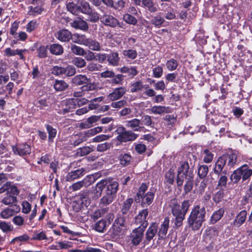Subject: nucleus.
I'll use <instances>...</instances> for the list:
<instances>
[{"mask_svg":"<svg viewBox=\"0 0 252 252\" xmlns=\"http://www.w3.org/2000/svg\"><path fill=\"white\" fill-rule=\"evenodd\" d=\"M193 158L194 160V162H195L196 157L193 156ZM194 166V163L191 161L189 164L187 161L180 162L177 172V183L178 186H182L184 179H187V177L192 178Z\"/></svg>","mask_w":252,"mask_h":252,"instance_id":"1","label":"nucleus"},{"mask_svg":"<svg viewBox=\"0 0 252 252\" xmlns=\"http://www.w3.org/2000/svg\"><path fill=\"white\" fill-rule=\"evenodd\" d=\"M205 210L204 207L196 206L192 210L189 218V223L193 230H198L205 220Z\"/></svg>","mask_w":252,"mask_h":252,"instance_id":"2","label":"nucleus"},{"mask_svg":"<svg viewBox=\"0 0 252 252\" xmlns=\"http://www.w3.org/2000/svg\"><path fill=\"white\" fill-rule=\"evenodd\" d=\"M190 204L189 200H185L180 206L177 199H173L171 200L170 206L171 208L172 214L174 216L186 215L187 213Z\"/></svg>","mask_w":252,"mask_h":252,"instance_id":"3","label":"nucleus"},{"mask_svg":"<svg viewBox=\"0 0 252 252\" xmlns=\"http://www.w3.org/2000/svg\"><path fill=\"white\" fill-rule=\"evenodd\" d=\"M118 134L117 139L121 142H127L135 140L138 135L131 130H127L124 127L117 128L116 131Z\"/></svg>","mask_w":252,"mask_h":252,"instance_id":"4","label":"nucleus"},{"mask_svg":"<svg viewBox=\"0 0 252 252\" xmlns=\"http://www.w3.org/2000/svg\"><path fill=\"white\" fill-rule=\"evenodd\" d=\"M228 168V167H226L225 160H224L223 158L220 156L217 159L215 162L213 168V171L215 174L218 176L220 174L226 175Z\"/></svg>","mask_w":252,"mask_h":252,"instance_id":"5","label":"nucleus"},{"mask_svg":"<svg viewBox=\"0 0 252 252\" xmlns=\"http://www.w3.org/2000/svg\"><path fill=\"white\" fill-rule=\"evenodd\" d=\"M12 150L14 154L20 156L29 155L32 151L31 146L26 143L13 146Z\"/></svg>","mask_w":252,"mask_h":252,"instance_id":"6","label":"nucleus"},{"mask_svg":"<svg viewBox=\"0 0 252 252\" xmlns=\"http://www.w3.org/2000/svg\"><path fill=\"white\" fill-rule=\"evenodd\" d=\"M146 190H139L137 193V200L139 202L141 201L143 204L149 205L152 203L154 199V193L151 191H148L145 193Z\"/></svg>","mask_w":252,"mask_h":252,"instance_id":"7","label":"nucleus"},{"mask_svg":"<svg viewBox=\"0 0 252 252\" xmlns=\"http://www.w3.org/2000/svg\"><path fill=\"white\" fill-rule=\"evenodd\" d=\"M148 215V211L147 209H143L140 211L135 217V223L137 225H139L138 227L145 229L148 225V222L146 220Z\"/></svg>","mask_w":252,"mask_h":252,"instance_id":"8","label":"nucleus"},{"mask_svg":"<svg viewBox=\"0 0 252 252\" xmlns=\"http://www.w3.org/2000/svg\"><path fill=\"white\" fill-rule=\"evenodd\" d=\"M20 209V206L16 204L11 205L2 210L0 213V216L3 219H8L19 213Z\"/></svg>","mask_w":252,"mask_h":252,"instance_id":"9","label":"nucleus"},{"mask_svg":"<svg viewBox=\"0 0 252 252\" xmlns=\"http://www.w3.org/2000/svg\"><path fill=\"white\" fill-rule=\"evenodd\" d=\"M145 229L137 227L133 230L131 234V243L133 245L137 246L141 242Z\"/></svg>","mask_w":252,"mask_h":252,"instance_id":"10","label":"nucleus"},{"mask_svg":"<svg viewBox=\"0 0 252 252\" xmlns=\"http://www.w3.org/2000/svg\"><path fill=\"white\" fill-rule=\"evenodd\" d=\"M96 189H118V183L113 180H102L96 184Z\"/></svg>","mask_w":252,"mask_h":252,"instance_id":"11","label":"nucleus"},{"mask_svg":"<svg viewBox=\"0 0 252 252\" xmlns=\"http://www.w3.org/2000/svg\"><path fill=\"white\" fill-rule=\"evenodd\" d=\"M100 21L104 25L115 28L119 24L118 20L113 16L104 14L100 17Z\"/></svg>","mask_w":252,"mask_h":252,"instance_id":"12","label":"nucleus"},{"mask_svg":"<svg viewBox=\"0 0 252 252\" xmlns=\"http://www.w3.org/2000/svg\"><path fill=\"white\" fill-rule=\"evenodd\" d=\"M221 157L225 160L226 167L231 169L233 167L237 161V154L236 152H232L230 154L223 155Z\"/></svg>","mask_w":252,"mask_h":252,"instance_id":"13","label":"nucleus"},{"mask_svg":"<svg viewBox=\"0 0 252 252\" xmlns=\"http://www.w3.org/2000/svg\"><path fill=\"white\" fill-rule=\"evenodd\" d=\"M126 89L125 87L115 88L113 91L108 95V98L111 101H115L122 98L126 93Z\"/></svg>","mask_w":252,"mask_h":252,"instance_id":"14","label":"nucleus"},{"mask_svg":"<svg viewBox=\"0 0 252 252\" xmlns=\"http://www.w3.org/2000/svg\"><path fill=\"white\" fill-rule=\"evenodd\" d=\"M158 231V225L156 223H153L148 228L145 234V239L144 241L145 245H148L150 242L153 239Z\"/></svg>","mask_w":252,"mask_h":252,"instance_id":"15","label":"nucleus"},{"mask_svg":"<svg viewBox=\"0 0 252 252\" xmlns=\"http://www.w3.org/2000/svg\"><path fill=\"white\" fill-rule=\"evenodd\" d=\"M72 36L71 32L66 29L59 30L55 34V37L61 42H68Z\"/></svg>","mask_w":252,"mask_h":252,"instance_id":"16","label":"nucleus"},{"mask_svg":"<svg viewBox=\"0 0 252 252\" xmlns=\"http://www.w3.org/2000/svg\"><path fill=\"white\" fill-rule=\"evenodd\" d=\"M126 126L135 131H141L144 128L143 126H141V120L136 118L126 121Z\"/></svg>","mask_w":252,"mask_h":252,"instance_id":"17","label":"nucleus"},{"mask_svg":"<svg viewBox=\"0 0 252 252\" xmlns=\"http://www.w3.org/2000/svg\"><path fill=\"white\" fill-rule=\"evenodd\" d=\"M150 113L155 115H161L163 113H169L171 112V108L169 107L161 105H155L149 109Z\"/></svg>","mask_w":252,"mask_h":252,"instance_id":"18","label":"nucleus"},{"mask_svg":"<svg viewBox=\"0 0 252 252\" xmlns=\"http://www.w3.org/2000/svg\"><path fill=\"white\" fill-rule=\"evenodd\" d=\"M169 219L166 217L162 222L158 232V239H165L166 236L167 230L169 228Z\"/></svg>","mask_w":252,"mask_h":252,"instance_id":"19","label":"nucleus"},{"mask_svg":"<svg viewBox=\"0 0 252 252\" xmlns=\"http://www.w3.org/2000/svg\"><path fill=\"white\" fill-rule=\"evenodd\" d=\"M117 190H105L104 195L101 199L103 204L108 205L112 202L116 196Z\"/></svg>","mask_w":252,"mask_h":252,"instance_id":"20","label":"nucleus"},{"mask_svg":"<svg viewBox=\"0 0 252 252\" xmlns=\"http://www.w3.org/2000/svg\"><path fill=\"white\" fill-rule=\"evenodd\" d=\"M85 173V169L83 168L72 171L68 173L66 179L68 181H73L83 176Z\"/></svg>","mask_w":252,"mask_h":252,"instance_id":"21","label":"nucleus"},{"mask_svg":"<svg viewBox=\"0 0 252 252\" xmlns=\"http://www.w3.org/2000/svg\"><path fill=\"white\" fill-rule=\"evenodd\" d=\"M129 87L130 92L135 93L142 92L148 87V85H144L141 81H138L131 83Z\"/></svg>","mask_w":252,"mask_h":252,"instance_id":"22","label":"nucleus"},{"mask_svg":"<svg viewBox=\"0 0 252 252\" xmlns=\"http://www.w3.org/2000/svg\"><path fill=\"white\" fill-rule=\"evenodd\" d=\"M70 25L75 29H80L83 31H86L89 28L87 23L80 18L75 19L71 22Z\"/></svg>","mask_w":252,"mask_h":252,"instance_id":"23","label":"nucleus"},{"mask_svg":"<svg viewBox=\"0 0 252 252\" xmlns=\"http://www.w3.org/2000/svg\"><path fill=\"white\" fill-rule=\"evenodd\" d=\"M238 169H239V172L243 181L248 179L252 175V169L250 168L246 164L239 167Z\"/></svg>","mask_w":252,"mask_h":252,"instance_id":"24","label":"nucleus"},{"mask_svg":"<svg viewBox=\"0 0 252 252\" xmlns=\"http://www.w3.org/2000/svg\"><path fill=\"white\" fill-rule=\"evenodd\" d=\"M107 61L109 64L114 66H118L120 61L118 53L114 52L107 55Z\"/></svg>","mask_w":252,"mask_h":252,"instance_id":"25","label":"nucleus"},{"mask_svg":"<svg viewBox=\"0 0 252 252\" xmlns=\"http://www.w3.org/2000/svg\"><path fill=\"white\" fill-rule=\"evenodd\" d=\"M91 81L90 78H88L86 76L79 74L74 76L72 79V83L75 85H82L86 84Z\"/></svg>","mask_w":252,"mask_h":252,"instance_id":"26","label":"nucleus"},{"mask_svg":"<svg viewBox=\"0 0 252 252\" xmlns=\"http://www.w3.org/2000/svg\"><path fill=\"white\" fill-rule=\"evenodd\" d=\"M18 193V190H14V192L13 193L8 192L6 196L2 200V202L5 205H9L16 202L17 200L15 195H17Z\"/></svg>","mask_w":252,"mask_h":252,"instance_id":"27","label":"nucleus"},{"mask_svg":"<svg viewBox=\"0 0 252 252\" xmlns=\"http://www.w3.org/2000/svg\"><path fill=\"white\" fill-rule=\"evenodd\" d=\"M164 5L168 6L164 10H163V12L162 13V15L163 16L164 18L168 20L176 19L175 10L170 5H168L167 4H164Z\"/></svg>","mask_w":252,"mask_h":252,"instance_id":"28","label":"nucleus"},{"mask_svg":"<svg viewBox=\"0 0 252 252\" xmlns=\"http://www.w3.org/2000/svg\"><path fill=\"white\" fill-rule=\"evenodd\" d=\"M86 47L91 51H100L102 50V46L96 39L90 38Z\"/></svg>","mask_w":252,"mask_h":252,"instance_id":"29","label":"nucleus"},{"mask_svg":"<svg viewBox=\"0 0 252 252\" xmlns=\"http://www.w3.org/2000/svg\"><path fill=\"white\" fill-rule=\"evenodd\" d=\"M142 6L151 13H155L158 11V7L153 0H142Z\"/></svg>","mask_w":252,"mask_h":252,"instance_id":"30","label":"nucleus"},{"mask_svg":"<svg viewBox=\"0 0 252 252\" xmlns=\"http://www.w3.org/2000/svg\"><path fill=\"white\" fill-rule=\"evenodd\" d=\"M88 177L84 178L82 181L77 182L72 185V189H80L81 188H87L92 184Z\"/></svg>","mask_w":252,"mask_h":252,"instance_id":"31","label":"nucleus"},{"mask_svg":"<svg viewBox=\"0 0 252 252\" xmlns=\"http://www.w3.org/2000/svg\"><path fill=\"white\" fill-rule=\"evenodd\" d=\"M208 179H197L195 183V188L199 189H204L206 188L210 189L211 188Z\"/></svg>","mask_w":252,"mask_h":252,"instance_id":"32","label":"nucleus"},{"mask_svg":"<svg viewBox=\"0 0 252 252\" xmlns=\"http://www.w3.org/2000/svg\"><path fill=\"white\" fill-rule=\"evenodd\" d=\"M165 21V19L162 16V12H159L153 16L151 21V23L158 28L160 27Z\"/></svg>","mask_w":252,"mask_h":252,"instance_id":"33","label":"nucleus"},{"mask_svg":"<svg viewBox=\"0 0 252 252\" xmlns=\"http://www.w3.org/2000/svg\"><path fill=\"white\" fill-rule=\"evenodd\" d=\"M76 108L75 104L73 102V99H70L66 101V106L65 108L58 112L60 114H65L66 113L73 112Z\"/></svg>","mask_w":252,"mask_h":252,"instance_id":"34","label":"nucleus"},{"mask_svg":"<svg viewBox=\"0 0 252 252\" xmlns=\"http://www.w3.org/2000/svg\"><path fill=\"white\" fill-rule=\"evenodd\" d=\"M246 216V211L243 210L241 211L236 216L234 221V224L237 227H239L245 221Z\"/></svg>","mask_w":252,"mask_h":252,"instance_id":"35","label":"nucleus"},{"mask_svg":"<svg viewBox=\"0 0 252 252\" xmlns=\"http://www.w3.org/2000/svg\"><path fill=\"white\" fill-rule=\"evenodd\" d=\"M49 50L51 54L55 55H60L63 53V46L59 44H52L50 45Z\"/></svg>","mask_w":252,"mask_h":252,"instance_id":"36","label":"nucleus"},{"mask_svg":"<svg viewBox=\"0 0 252 252\" xmlns=\"http://www.w3.org/2000/svg\"><path fill=\"white\" fill-rule=\"evenodd\" d=\"M76 201L78 204H81L86 207L88 206L90 203V200L88 196V194L86 193H82L76 197Z\"/></svg>","mask_w":252,"mask_h":252,"instance_id":"37","label":"nucleus"},{"mask_svg":"<svg viewBox=\"0 0 252 252\" xmlns=\"http://www.w3.org/2000/svg\"><path fill=\"white\" fill-rule=\"evenodd\" d=\"M89 38L84 34H74V40H73V42L86 46Z\"/></svg>","mask_w":252,"mask_h":252,"instance_id":"38","label":"nucleus"},{"mask_svg":"<svg viewBox=\"0 0 252 252\" xmlns=\"http://www.w3.org/2000/svg\"><path fill=\"white\" fill-rule=\"evenodd\" d=\"M73 139L71 141V144L74 146H78L82 142L87 140L86 134L83 133H80L73 138Z\"/></svg>","mask_w":252,"mask_h":252,"instance_id":"39","label":"nucleus"},{"mask_svg":"<svg viewBox=\"0 0 252 252\" xmlns=\"http://www.w3.org/2000/svg\"><path fill=\"white\" fill-rule=\"evenodd\" d=\"M224 210L223 208H220L218 210L214 212L211 217V222L214 224L222 217Z\"/></svg>","mask_w":252,"mask_h":252,"instance_id":"40","label":"nucleus"},{"mask_svg":"<svg viewBox=\"0 0 252 252\" xmlns=\"http://www.w3.org/2000/svg\"><path fill=\"white\" fill-rule=\"evenodd\" d=\"M120 164L123 166H126L130 164L132 160L131 156L128 154H122L119 156Z\"/></svg>","mask_w":252,"mask_h":252,"instance_id":"41","label":"nucleus"},{"mask_svg":"<svg viewBox=\"0 0 252 252\" xmlns=\"http://www.w3.org/2000/svg\"><path fill=\"white\" fill-rule=\"evenodd\" d=\"M120 71L122 73H127L129 76H131L132 77L136 76L138 73L135 66H123L121 68Z\"/></svg>","mask_w":252,"mask_h":252,"instance_id":"42","label":"nucleus"},{"mask_svg":"<svg viewBox=\"0 0 252 252\" xmlns=\"http://www.w3.org/2000/svg\"><path fill=\"white\" fill-rule=\"evenodd\" d=\"M68 87V85L63 80H56L54 84V89L58 92L63 91Z\"/></svg>","mask_w":252,"mask_h":252,"instance_id":"43","label":"nucleus"},{"mask_svg":"<svg viewBox=\"0 0 252 252\" xmlns=\"http://www.w3.org/2000/svg\"><path fill=\"white\" fill-rule=\"evenodd\" d=\"M94 151V146H84L77 149V155L78 156L83 157L89 154Z\"/></svg>","mask_w":252,"mask_h":252,"instance_id":"44","label":"nucleus"},{"mask_svg":"<svg viewBox=\"0 0 252 252\" xmlns=\"http://www.w3.org/2000/svg\"><path fill=\"white\" fill-rule=\"evenodd\" d=\"M49 98H39L35 101L34 105L40 109H43L46 107H48Z\"/></svg>","mask_w":252,"mask_h":252,"instance_id":"45","label":"nucleus"},{"mask_svg":"<svg viewBox=\"0 0 252 252\" xmlns=\"http://www.w3.org/2000/svg\"><path fill=\"white\" fill-rule=\"evenodd\" d=\"M29 14L33 16H37L41 13L44 9L41 5H37L35 6H30L29 7Z\"/></svg>","mask_w":252,"mask_h":252,"instance_id":"46","label":"nucleus"},{"mask_svg":"<svg viewBox=\"0 0 252 252\" xmlns=\"http://www.w3.org/2000/svg\"><path fill=\"white\" fill-rule=\"evenodd\" d=\"M197 174L199 178L203 179L206 177L208 173V166L207 165H201L198 167Z\"/></svg>","mask_w":252,"mask_h":252,"instance_id":"47","label":"nucleus"},{"mask_svg":"<svg viewBox=\"0 0 252 252\" xmlns=\"http://www.w3.org/2000/svg\"><path fill=\"white\" fill-rule=\"evenodd\" d=\"M123 55L125 57L131 60H134L137 56V52L135 50L128 49L123 50L122 52Z\"/></svg>","mask_w":252,"mask_h":252,"instance_id":"48","label":"nucleus"},{"mask_svg":"<svg viewBox=\"0 0 252 252\" xmlns=\"http://www.w3.org/2000/svg\"><path fill=\"white\" fill-rule=\"evenodd\" d=\"M91 10L89 3L87 1L82 2L81 5H79V13L81 12L85 14H89Z\"/></svg>","mask_w":252,"mask_h":252,"instance_id":"49","label":"nucleus"},{"mask_svg":"<svg viewBox=\"0 0 252 252\" xmlns=\"http://www.w3.org/2000/svg\"><path fill=\"white\" fill-rule=\"evenodd\" d=\"M46 128L48 133V140L49 142H52L54 138L56 136L57 130L49 125H47Z\"/></svg>","mask_w":252,"mask_h":252,"instance_id":"50","label":"nucleus"},{"mask_svg":"<svg viewBox=\"0 0 252 252\" xmlns=\"http://www.w3.org/2000/svg\"><path fill=\"white\" fill-rule=\"evenodd\" d=\"M165 65L168 70L173 71L177 69L178 62L174 59H171L166 62Z\"/></svg>","mask_w":252,"mask_h":252,"instance_id":"51","label":"nucleus"},{"mask_svg":"<svg viewBox=\"0 0 252 252\" xmlns=\"http://www.w3.org/2000/svg\"><path fill=\"white\" fill-rule=\"evenodd\" d=\"M70 50L72 53L78 56H83L85 54V50L83 48L75 44L70 46Z\"/></svg>","mask_w":252,"mask_h":252,"instance_id":"52","label":"nucleus"},{"mask_svg":"<svg viewBox=\"0 0 252 252\" xmlns=\"http://www.w3.org/2000/svg\"><path fill=\"white\" fill-rule=\"evenodd\" d=\"M66 8L68 11L74 15L79 14V5L74 2H69L66 5Z\"/></svg>","mask_w":252,"mask_h":252,"instance_id":"53","label":"nucleus"},{"mask_svg":"<svg viewBox=\"0 0 252 252\" xmlns=\"http://www.w3.org/2000/svg\"><path fill=\"white\" fill-rule=\"evenodd\" d=\"M72 63L78 68H83L86 65L85 60L80 57L73 58Z\"/></svg>","mask_w":252,"mask_h":252,"instance_id":"54","label":"nucleus"},{"mask_svg":"<svg viewBox=\"0 0 252 252\" xmlns=\"http://www.w3.org/2000/svg\"><path fill=\"white\" fill-rule=\"evenodd\" d=\"M203 154L205 155L203 161L206 163H211L213 159L214 154L208 149L203 150Z\"/></svg>","mask_w":252,"mask_h":252,"instance_id":"55","label":"nucleus"},{"mask_svg":"<svg viewBox=\"0 0 252 252\" xmlns=\"http://www.w3.org/2000/svg\"><path fill=\"white\" fill-rule=\"evenodd\" d=\"M107 226V222L104 220H100L97 221L94 225V229L99 232H103Z\"/></svg>","mask_w":252,"mask_h":252,"instance_id":"56","label":"nucleus"},{"mask_svg":"<svg viewBox=\"0 0 252 252\" xmlns=\"http://www.w3.org/2000/svg\"><path fill=\"white\" fill-rule=\"evenodd\" d=\"M0 229L3 232L7 233L11 231L13 229V227L10 223L2 221L0 222Z\"/></svg>","mask_w":252,"mask_h":252,"instance_id":"57","label":"nucleus"},{"mask_svg":"<svg viewBox=\"0 0 252 252\" xmlns=\"http://www.w3.org/2000/svg\"><path fill=\"white\" fill-rule=\"evenodd\" d=\"M133 199L130 198L127 199L124 202L122 208V212L123 214H126L129 211L131 204L133 203Z\"/></svg>","mask_w":252,"mask_h":252,"instance_id":"58","label":"nucleus"},{"mask_svg":"<svg viewBox=\"0 0 252 252\" xmlns=\"http://www.w3.org/2000/svg\"><path fill=\"white\" fill-rule=\"evenodd\" d=\"M52 73L56 76L64 75V67L56 65L51 69Z\"/></svg>","mask_w":252,"mask_h":252,"instance_id":"59","label":"nucleus"},{"mask_svg":"<svg viewBox=\"0 0 252 252\" xmlns=\"http://www.w3.org/2000/svg\"><path fill=\"white\" fill-rule=\"evenodd\" d=\"M89 13V14H87L89 15V21L93 23H95L98 21L99 19H100L99 14L97 12L95 11H93L92 9L91 10V12Z\"/></svg>","mask_w":252,"mask_h":252,"instance_id":"60","label":"nucleus"},{"mask_svg":"<svg viewBox=\"0 0 252 252\" xmlns=\"http://www.w3.org/2000/svg\"><path fill=\"white\" fill-rule=\"evenodd\" d=\"M111 83L112 85H121L124 80V76L120 74L115 75L114 77H112Z\"/></svg>","mask_w":252,"mask_h":252,"instance_id":"61","label":"nucleus"},{"mask_svg":"<svg viewBox=\"0 0 252 252\" xmlns=\"http://www.w3.org/2000/svg\"><path fill=\"white\" fill-rule=\"evenodd\" d=\"M38 56L40 58H44L47 57V46H41L37 49Z\"/></svg>","mask_w":252,"mask_h":252,"instance_id":"62","label":"nucleus"},{"mask_svg":"<svg viewBox=\"0 0 252 252\" xmlns=\"http://www.w3.org/2000/svg\"><path fill=\"white\" fill-rule=\"evenodd\" d=\"M111 146L112 144L111 143L105 142L98 144L97 145L96 150L98 152H103L109 149Z\"/></svg>","mask_w":252,"mask_h":252,"instance_id":"63","label":"nucleus"},{"mask_svg":"<svg viewBox=\"0 0 252 252\" xmlns=\"http://www.w3.org/2000/svg\"><path fill=\"white\" fill-rule=\"evenodd\" d=\"M123 19L126 23L129 24L134 25L137 23L136 19L134 16L129 14H125L124 15Z\"/></svg>","mask_w":252,"mask_h":252,"instance_id":"64","label":"nucleus"}]
</instances>
